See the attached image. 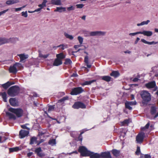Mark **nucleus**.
Segmentation results:
<instances>
[{"instance_id": "obj_1", "label": "nucleus", "mask_w": 158, "mask_h": 158, "mask_svg": "<svg viewBox=\"0 0 158 158\" xmlns=\"http://www.w3.org/2000/svg\"><path fill=\"white\" fill-rule=\"evenodd\" d=\"M19 86L14 85L11 86L8 90L7 93L11 97H14L18 95L19 92Z\"/></svg>"}, {"instance_id": "obj_2", "label": "nucleus", "mask_w": 158, "mask_h": 158, "mask_svg": "<svg viewBox=\"0 0 158 158\" xmlns=\"http://www.w3.org/2000/svg\"><path fill=\"white\" fill-rule=\"evenodd\" d=\"M141 97L143 99V102H148L151 100V96L150 94L147 91H143L140 93Z\"/></svg>"}, {"instance_id": "obj_3", "label": "nucleus", "mask_w": 158, "mask_h": 158, "mask_svg": "<svg viewBox=\"0 0 158 158\" xmlns=\"http://www.w3.org/2000/svg\"><path fill=\"white\" fill-rule=\"evenodd\" d=\"M78 152L81 153V155L83 156H89L90 151L88 150L85 146H80L78 149Z\"/></svg>"}, {"instance_id": "obj_4", "label": "nucleus", "mask_w": 158, "mask_h": 158, "mask_svg": "<svg viewBox=\"0 0 158 158\" xmlns=\"http://www.w3.org/2000/svg\"><path fill=\"white\" fill-rule=\"evenodd\" d=\"M9 110L11 112L15 114L18 118L21 117L23 115V110L20 108L14 109L10 108L9 109Z\"/></svg>"}, {"instance_id": "obj_5", "label": "nucleus", "mask_w": 158, "mask_h": 158, "mask_svg": "<svg viewBox=\"0 0 158 158\" xmlns=\"http://www.w3.org/2000/svg\"><path fill=\"white\" fill-rule=\"evenodd\" d=\"M16 40H17V38H10L9 39L4 38H0V45L7 43L13 42L14 41Z\"/></svg>"}, {"instance_id": "obj_6", "label": "nucleus", "mask_w": 158, "mask_h": 158, "mask_svg": "<svg viewBox=\"0 0 158 158\" xmlns=\"http://www.w3.org/2000/svg\"><path fill=\"white\" fill-rule=\"evenodd\" d=\"M84 91L81 87L75 88L72 89L70 94L72 95H77L82 93Z\"/></svg>"}, {"instance_id": "obj_7", "label": "nucleus", "mask_w": 158, "mask_h": 158, "mask_svg": "<svg viewBox=\"0 0 158 158\" xmlns=\"http://www.w3.org/2000/svg\"><path fill=\"white\" fill-rule=\"evenodd\" d=\"M145 136V133L143 132H141L139 133L136 137V141L138 143H141L143 141Z\"/></svg>"}, {"instance_id": "obj_8", "label": "nucleus", "mask_w": 158, "mask_h": 158, "mask_svg": "<svg viewBox=\"0 0 158 158\" xmlns=\"http://www.w3.org/2000/svg\"><path fill=\"white\" fill-rule=\"evenodd\" d=\"M72 107L74 109H78L79 108H85L86 106L83 103L80 102H75L73 106Z\"/></svg>"}, {"instance_id": "obj_9", "label": "nucleus", "mask_w": 158, "mask_h": 158, "mask_svg": "<svg viewBox=\"0 0 158 158\" xmlns=\"http://www.w3.org/2000/svg\"><path fill=\"white\" fill-rule=\"evenodd\" d=\"M106 34V32L103 31H92L90 32V35L92 36H104Z\"/></svg>"}, {"instance_id": "obj_10", "label": "nucleus", "mask_w": 158, "mask_h": 158, "mask_svg": "<svg viewBox=\"0 0 158 158\" xmlns=\"http://www.w3.org/2000/svg\"><path fill=\"white\" fill-rule=\"evenodd\" d=\"M29 133V131H28L21 130L19 132V137L21 139L27 136Z\"/></svg>"}, {"instance_id": "obj_11", "label": "nucleus", "mask_w": 158, "mask_h": 158, "mask_svg": "<svg viewBox=\"0 0 158 158\" xmlns=\"http://www.w3.org/2000/svg\"><path fill=\"white\" fill-rule=\"evenodd\" d=\"M42 150L40 147L36 148L34 151V152L37 154V155L41 157L44 156H45L44 154L42 152Z\"/></svg>"}, {"instance_id": "obj_12", "label": "nucleus", "mask_w": 158, "mask_h": 158, "mask_svg": "<svg viewBox=\"0 0 158 158\" xmlns=\"http://www.w3.org/2000/svg\"><path fill=\"white\" fill-rule=\"evenodd\" d=\"M100 158H111L110 153L108 152H102L100 154Z\"/></svg>"}, {"instance_id": "obj_13", "label": "nucleus", "mask_w": 158, "mask_h": 158, "mask_svg": "<svg viewBox=\"0 0 158 158\" xmlns=\"http://www.w3.org/2000/svg\"><path fill=\"white\" fill-rule=\"evenodd\" d=\"M15 64L13 65L12 66H10L9 68V71L10 73H15L18 71V69H17L16 67Z\"/></svg>"}, {"instance_id": "obj_14", "label": "nucleus", "mask_w": 158, "mask_h": 158, "mask_svg": "<svg viewBox=\"0 0 158 158\" xmlns=\"http://www.w3.org/2000/svg\"><path fill=\"white\" fill-rule=\"evenodd\" d=\"M90 158H100V154L97 153H94L90 151V153L89 155Z\"/></svg>"}, {"instance_id": "obj_15", "label": "nucleus", "mask_w": 158, "mask_h": 158, "mask_svg": "<svg viewBox=\"0 0 158 158\" xmlns=\"http://www.w3.org/2000/svg\"><path fill=\"white\" fill-rule=\"evenodd\" d=\"M140 33L148 36H150L152 35V32L150 31H140Z\"/></svg>"}, {"instance_id": "obj_16", "label": "nucleus", "mask_w": 158, "mask_h": 158, "mask_svg": "<svg viewBox=\"0 0 158 158\" xmlns=\"http://www.w3.org/2000/svg\"><path fill=\"white\" fill-rule=\"evenodd\" d=\"M156 85L155 82V81H153L146 84V86L148 88H152L154 87Z\"/></svg>"}, {"instance_id": "obj_17", "label": "nucleus", "mask_w": 158, "mask_h": 158, "mask_svg": "<svg viewBox=\"0 0 158 158\" xmlns=\"http://www.w3.org/2000/svg\"><path fill=\"white\" fill-rule=\"evenodd\" d=\"M20 58V62H24V60L28 57V55H25L24 54H20L18 55Z\"/></svg>"}, {"instance_id": "obj_18", "label": "nucleus", "mask_w": 158, "mask_h": 158, "mask_svg": "<svg viewBox=\"0 0 158 158\" xmlns=\"http://www.w3.org/2000/svg\"><path fill=\"white\" fill-rule=\"evenodd\" d=\"M62 64V60L60 59H58L57 58L55 59V60H54L53 63V65L54 66H58L61 64Z\"/></svg>"}, {"instance_id": "obj_19", "label": "nucleus", "mask_w": 158, "mask_h": 158, "mask_svg": "<svg viewBox=\"0 0 158 158\" xmlns=\"http://www.w3.org/2000/svg\"><path fill=\"white\" fill-rule=\"evenodd\" d=\"M141 41L143 43H145V44H148L149 45H152V44H156L158 43V42H154V41H152V42H148L147 41H146L144 39H141Z\"/></svg>"}, {"instance_id": "obj_20", "label": "nucleus", "mask_w": 158, "mask_h": 158, "mask_svg": "<svg viewBox=\"0 0 158 158\" xmlns=\"http://www.w3.org/2000/svg\"><path fill=\"white\" fill-rule=\"evenodd\" d=\"M6 114V116H8L10 119H12L14 120H15L16 118V117L13 114L10 112H7Z\"/></svg>"}, {"instance_id": "obj_21", "label": "nucleus", "mask_w": 158, "mask_h": 158, "mask_svg": "<svg viewBox=\"0 0 158 158\" xmlns=\"http://www.w3.org/2000/svg\"><path fill=\"white\" fill-rule=\"evenodd\" d=\"M19 2V0H9L6 2V3L8 5H10L17 3Z\"/></svg>"}, {"instance_id": "obj_22", "label": "nucleus", "mask_w": 158, "mask_h": 158, "mask_svg": "<svg viewBox=\"0 0 158 158\" xmlns=\"http://www.w3.org/2000/svg\"><path fill=\"white\" fill-rule=\"evenodd\" d=\"M66 8L64 7H57L56 9L54 10V11L61 13L65 11L66 10Z\"/></svg>"}, {"instance_id": "obj_23", "label": "nucleus", "mask_w": 158, "mask_h": 158, "mask_svg": "<svg viewBox=\"0 0 158 158\" xmlns=\"http://www.w3.org/2000/svg\"><path fill=\"white\" fill-rule=\"evenodd\" d=\"M51 3L56 5H60L61 4V0H51Z\"/></svg>"}, {"instance_id": "obj_24", "label": "nucleus", "mask_w": 158, "mask_h": 158, "mask_svg": "<svg viewBox=\"0 0 158 158\" xmlns=\"http://www.w3.org/2000/svg\"><path fill=\"white\" fill-rule=\"evenodd\" d=\"M0 95L2 97L3 101L5 102H6L7 100V94L6 92H1L0 93Z\"/></svg>"}, {"instance_id": "obj_25", "label": "nucleus", "mask_w": 158, "mask_h": 158, "mask_svg": "<svg viewBox=\"0 0 158 158\" xmlns=\"http://www.w3.org/2000/svg\"><path fill=\"white\" fill-rule=\"evenodd\" d=\"M39 52V56L40 58H43L45 59L47 58L49 56V54H48L46 55H43L42 54L41 51L40 50L38 51Z\"/></svg>"}, {"instance_id": "obj_26", "label": "nucleus", "mask_w": 158, "mask_h": 158, "mask_svg": "<svg viewBox=\"0 0 158 158\" xmlns=\"http://www.w3.org/2000/svg\"><path fill=\"white\" fill-rule=\"evenodd\" d=\"M21 150V147H16L10 148L9 149V151H10V152H14L17 151H18L20 150Z\"/></svg>"}, {"instance_id": "obj_27", "label": "nucleus", "mask_w": 158, "mask_h": 158, "mask_svg": "<svg viewBox=\"0 0 158 158\" xmlns=\"http://www.w3.org/2000/svg\"><path fill=\"white\" fill-rule=\"evenodd\" d=\"M101 79L107 82H109L110 81L111 77L109 76H102L101 77Z\"/></svg>"}, {"instance_id": "obj_28", "label": "nucleus", "mask_w": 158, "mask_h": 158, "mask_svg": "<svg viewBox=\"0 0 158 158\" xmlns=\"http://www.w3.org/2000/svg\"><path fill=\"white\" fill-rule=\"evenodd\" d=\"M14 84V83L10 84V82L8 81L6 83L2 85V86L5 89H7L11 85Z\"/></svg>"}, {"instance_id": "obj_29", "label": "nucleus", "mask_w": 158, "mask_h": 158, "mask_svg": "<svg viewBox=\"0 0 158 158\" xmlns=\"http://www.w3.org/2000/svg\"><path fill=\"white\" fill-rule=\"evenodd\" d=\"M112 152L114 156L117 157L119 155L120 151L119 150L114 149L112 150Z\"/></svg>"}, {"instance_id": "obj_30", "label": "nucleus", "mask_w": 158, "mask_h": 158, "mask_svg": "<svg viewBox=\"0 0 158 158\" xmlns=\"http://www.w3.org/2000/svg\"><path fill=\"white\" fill-rule=\"evenodd\" d=\"M9 101L10 104L11 106H15L16 105V100L15 98H10Z\"/></svg>"}, {"instance_id": "obj_31", "label": "nucleus", "mask_w": 158, "mask_h": 158, "mask_svg": "<svg viewBox=\"0 0 158 158\" xmlns=\"http://www.w3.org/2000/svg\"><path fill=\"white\" fill-rule=\"evenodd\" d=\"M37 138L35 137H32L30 139V144H33L35 143H37Z\"/></svg>"}, {"instance_id": "obj_32", "label": "nucleus", "mask_w": 158, "mask_h": 158, "mask_svg": "<svg viewBox=\"0 0 158 158\" xmlns=\"http://www.w3.org/2000/svg\"><path fill=\"white\" fill-rule=\"evenodd\" d=\"M119 73L117 71H113L110 74V75L114 77H117L119 76Z\"/></svg>"}, {"instance_id": "obj_33", "label": "nucleus", "mask_w": 158, "mask_h": 158, "mask_svg": "<svg viewBox=\"0 0 158 158\" xmlns=\"http://www.w3.org/2000/svg\"><path fill=\"white\" fill-rule=\"evenodd\" d=\"M57 48L60 47V48L63 50L65 48H68V45L65 44H60L59 45H58L57 46Z\"/></svg>"}, {"instance_id": "obj_34", "label": "nucleus", "mask_w": 158, "mask_h": 158, "mask_svg": "<svg viewBox=\"0 0 158 158\" xmlns=\"http://www.w3.org/2000/svg\"><path fill=\"white\" fill-rule=\"evenodd\" d=\"M150 21L149 20H147L146 21H143L139 23H138L137 25L138 26H142L144 25H147L149 22Z\"/></svg>"}, {"instance_id": "obj_35", "label": "nucleus", "mask_w": 158, "mask_h": 158, "mask_svg": "<svg viewBox=\"0 0 158 158\" xmlns=\"http://www.w3.org/2000/svg\"><path fill=\"white\" fill-rule=\"evenodd\" d=\"M56 57L57 58L60 59L64 58L65 56L62 53H61L59 54H57L56 55Z\"/></svg>"}, {"instance_id": "obj_36", "label": "nucleus", "mask_w": 158, "mask_h": 158, "mask_svg": "<svg viewBox=\"0 0 158 158\" xmlns=\"http://www.w3.org/2000/svg\"><path fill=\"white\" fill-rule=\"evenodd\" d=\"M95 81L96 80H93L89 81H85L84 83L82 84V85L84 86L86 85H90L93 82Z\"/></svg>"}, {"instance_id": "obj_37", "label": "nucleus", "mask_w": 158, "mask_h": 158, "mask_svg": "<svg viewBox=\"0 0 158 158\" xmlns=\"http://www.w3.org/2000/svg\"><path fill=\"white\" fill-rule=\"evenodd\" d=\"M48 144L52 146L55 145L56 144V139H50L48 142Z\"/></svg>"}, {"instance_id": "obj_38", "label": "nucleus", "mask_w": 158, "mask_h": 158, "mask_svg": "<svg viewBox=\"0 0 158 158\" xmlns=\"http://www.w3.org/2000/svg\"><path fill=\"white\" fill-rule=\"evenodd\" d=\"M69 98L68 96H65L63 97L61 99L59 100L58 101V103H63L66 100H68Z\"/></svg>"}, {"instance_id": "obj_39", "label": "nucleus", "mask_w": 158, "mask_h": 158, "mask_svg": "<svg viewBox=\"0 0 158 158\" xmlns=\"http://www.w3.org/2000/svg\"><path fill=\"white\" fill-rule=\"evenodd\" d=\"M64 35L66 38L70 40H72L73 39V37L72 35H70L66 33H64Z\"/></svg>"}, {"instance_id": "obj_40", "label": "nucleus", "mask_w": 158, "mask_h": 158, "mask_svg": "<svg viewBox=\"0 0 158 158\" xmlns=\"http://www.w3.org/2000/svg\"><path fill=\"white\" fill-rule=\"evenodd\" d=\"M72 63V61L70 59L68 58L65 59V62L64 63V64L66 65H69L71 64Z\"/></svg>"}, {"instance_id": "obj_41", "label": "nucleus", "mask_w": 158, "mask_h": 158, "mask_svg": "<svg viewBox=\"0 0 158 158\" xmlns=\"http://www.w3.org/2000/svg\"><path fill=\"white\" fill-rule=\"evenodd\" d=\"M157 108L155 106H152L151 107V112L152 114H155Z\"/></svg>"}, {"instance_id": "obj_42", "label": "nucleus", "mask_w": 158, "mask_h": 158, "mask_svg": "<svg viewBox=\"0 0 158 158\" xmlns=\"http://www.w3.org/2000/svg\"><path fill=\"white\" fill-rule=\"evenodd\" d=\"M15 65H16L15 66L16 67H17L16 68H17V69H18V70L19 69H21L23 67L22 65L21 64L19 63H15Z\"/></svg>"}, {"instance_id": "obj_43", "label": "nucleus", "mask_w": 158, "mask_h": 158, "mask_svg": "<svg viewBox=\"0 0 158 158\" xmlns=\"http://www.w3.org/2000/svg\"><path fill=\"white\" fill-rule=\"evenodd\" d=\"M77 39L79 42V43L81 44H82L83 40V38L81 36H78L77 37Z\"/></svg>"}, {"instance_id": "obj_44", "label": "nucleus", "mask_w": 158, "mask_h": 158, "mask_svg": "<svg viewBox=\"0 0 158 158\" xmlns=\"http://www.w3.org/2000/svg\"><path fill=\"white\" fill-rule=\"evenodd\" d=\"M129 123V120L128 119H126L122 122V125H124L126 124H128Z\"/></svg>"}, {"instance_id": "obj_45", "label": "nucleus", "mask_w": 158, "mask_h": 158, "mask_svg": "<svg viewBox=\"0 0 158 158\" xmlns=\"http://www.w3.org/2000/svg\"><path fill=\"white\" fill-rule=\"evenodd\" d=\"M129 105L131 106H132L135 105L136 104V102L135 101H130V102H126Z\"/></svg>"}, {"instance_id": "obj_46", "label": "nucleus", "mask_w": 158, "mask_h": 158, "mask_svg": "<svg viewBox=\"0 0 158 158\" xmlns=\"http://www.w3.org/2000/svg\"><path fill=\"white\" fill-rule=\"evenodd\" d=\"M125 107L126 108L128 109L129 110H131L132 109V107L131 106V105H129L126 102L125 103Z\"/></svg>"}, {"instance_id": "obj_47", "label": "nucleus", "mask_w": 158, "mask_h": 158, "mask_svg": "<svg viewBox=\"0 0 158 158\" xmlns=\"http://www.w3.org/2000/svg\"><path fill=\"white\" fill-rule=\"evenodd\" d=\"M54 109V107L53 106H48V111L50 112L51 111H53Z\"/></svg>"}, {"instance_id": "obj_48", "label": "nucleus", "mask_w": 158, "mask_h": 158, "mask_svg": "<svg viewBox=\"0 0 158 158\" xmlns=\"http://www.w3.org/2000/svg\"><path fill=\"white\" fill-rule=\"evenodd\" d=\"M84 62L85 64H89V57L87 56L85 57Z\"/></svg>"}, {"instance_id": "obj_49", "label": "nucleus", "mask_w": 158, "mask_h": 158, "mask_svg": "<svg viewBox=\"0 0 158 158\" xmlns=\"http://www.w3.org/2000/svg\"><path fill=\"white\" fill-rule=\"evenodd\" d=\"M22 15L24 17H27L28 16L27 12V11H26L25 12H22L21 13Z\"/></svg>"}, {"instance_id": "obj_50", "label": "nucleus", "mask_w": 158, "mask_h": 158, "mask_svg": "<svg viewBox=\"0 0 158 158\" xmlns=\"http://www.w3.org/2000/svg\"><path fill=\"white\" fill-rule=\"evenodd\" d=\"M28 124H26L23 125H22L21 126V127L24 129H27L28 130V131L29 130H30V128L27 127V125Z\"/></svg>"}, {"instance_id": "obj_51", "label": "nucleus", "mask_w": 158, "mask_h": 158, "mask_svg": "<svg viewBox=\"0 0 158 158\" xmlns=\"http://www.w3.org/2000/svg\"><path fill=\"white\" fill-rule=\"evenodd\" d=\"M76 6L77 8L81 9L83 7L84 5L82 4H77L76 5Z\"/></svg>"}, {"instance_id": "obj_52", "label": "nucleus", "mask_w": 158, "mask_h": 158, "mask_svg": "<svg viewBox=\"0 0 158 158\" xmlns=\"http://www.w3.org/2000/svg\"><path fill=\"white\" fill-rule=\"evenodd\" d=\"M75 9V7L73 6H71L70 7H68L67 8V9L68 11L73 10Z\"/></svg>"}, {"instance_id": "obj_53", "label": "nucleus", "mask_w": 158, "mask_h": 158, "mask_svg": "<svg viewBox=\"0 0 158 158\" xmlns=\"http://www.w3.org/2000/svg\"><path fill=\"white\" fill-rule=\"evenodd\" d=\"M8 10V9H7L5 10H4L0 12V16L3 15L4 14L6 13V12H7Z\"/></svg>"}, {"instance_id": "obj_54", "label": "nucleus", "mask_w": 158, "mask_h": 158, "mask_svg": "<svg viewBox=\"0 0 158 158\" xmlns=\"http://www.w3.org/2000/svg\"><path fill=\"white\" fill-rule=\"evenodd\" d=\"M82 139L83 138L82 136L81 135H79L77 139V141H80L81 143L82 140Z\"/></svg>"}, {"instance_id": "obj_55", "label": "nucleus", "mask_w": 158, "mask_h": 158, "mask_svg": "<svg viewBox=\"0 0 158 158\" xmlns=\"http://www.w3.org/2000/svg\"><path fill=\"white\" fill-rule=\"evenodd\" d=\"M140 31H139V32H135V33H130L129 34V35H130L134 36L135 35L138 34H140Z\"/></svg>"}, {"instance_id": "obj_56", "label": "nucleus", "mask_w": 158, "mask_h": 158, "mask_svg": "<svg viewBox=\"0 0 158 158\" xmlns=\"http://www.w3.org/2000/svg\"><path fill=\"white\" fill-rule=\"evenodd\" d=\"M140 152V147H138L136 152V153L137 155H139Z\"/></svg>"}, {"instance_id": "obj_57", "label": "nucleus", "mask_w": 158, "mask_h": 158, "mask_svg": "<svg viewBox=\"0 0 158 158\" xmlns=\"http://www.w3.org/2000/svg\"><path fill=\"white\" fill-rule=\"evenodd\" d=\"M44 141V140L43 139H41L40 141H37V143H36L37 145H39L41 143L43 142Z\"/></svg>"}, {"instance_id": "obj_58", "label": "nucleus", "mask_w": 158, "mask_h": 158, "mask_svg": "<svg viewBox=\"0 0 158 158\" xmlns=\"http://www.w3.org/2000/svg\"><path fill=\"white\" fill-rule=\"evenodd\" d=\"M82 44H80L75 45L74 46V47L75 49L77 48H79L81 46Z\"/></svg>"}, {"instance_id": "obj_59", "label": "nucleus", "mask_w": 158, "mask_h": 158, "mask_svg": "<svg viewBox=\"0 0 158 158\" xmlns=\"http://www.w3.org/2000/svg\"><path fill=\"white\" fill-rule=\"evenodd\" d=\"M33 153L32 152H30L27 153V156L28 157H30L33 154Z\"/></svg>"}, {"instance_id": "obj_60", "label": "nucleus", "mask_w": 158, "mask_h": 158, "mask_svg": "<svg viewBox=\"0 0 158 158\" xmlns=\"http://www.w3.org/2000/svg\"><path fill=\"white\" fill-rule=\"evenodd\" d=\"M47 2V0H43V2L42 3V4H43L44 6H46V2Z\"/></svg>"}, {"instance_id": "obj_61", "label": "nucleus", "mask_w": 158, "mask_h": 158, "mask_svg": "<svg viewBox=\"0 0 158 158\" xmlns=\"http://www.w3.org/2000/svg\"><path fill=\"white\" fill-rule=\"evenodd\" d=\"M145 158H151V156L150 155L148 154H145L144 155Z\"/></svg>"}, {"instance_id": "obj_62", "label": "nucleus", "mask_w": 158, "mask_h": 158, "mask_svg": "<svg viewBox=\"0 0 158 158\" xmlns=\"http://www.w3.org/2000/svg\"><path fill=\"white\" fill-rule=\"evenodd\" d=\"M139 40H140V38L139 37H137L136 38V39L135 42V44H137Z\"/></svg>"}, {"instance_id": "obj_63", "label": "nucleus", "mask_w": 158, "mask_h": 158, "mask_svg": "<svg viewBox=\"0 0 158 158\" xmlns=\"http://www.w3.org/2000/svg\"><path fill=\"white\" fill-rule=\"evenodd\" d=\"M15 11H20V10H21L22 9H21V7H19V8H15Z\"/></svg>"}, {"instance_id": "obj_64", "label": "nucleus", "mask_w": 158, "mask_h": 158, "mask_svg": "<svg viewBox=\"0 0 158 158\" xmlns=\"http://www.w3.org/2000/svg\"><path fill=\"white\" fill-rule=\"evenodd\" d=\"M78 76V75L76 73H73V74L71 75V77H76Z\"/></svg>"}]
</instances>
